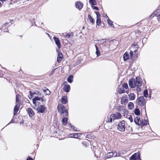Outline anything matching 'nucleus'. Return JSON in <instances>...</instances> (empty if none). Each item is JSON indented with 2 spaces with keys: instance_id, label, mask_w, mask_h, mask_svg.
Listing matches in <instances>:
<instances>
[{
  "instance_id": "1",
  "label": "nucleus",
  "mask_w": 160,
  "mask_h": 160,
  "mask_svg": "<svg viewBox=\"0 0 160 160\" xmlns=\"http://www.w3.org/2000/svg\"><path fill=\"white\" fill-rule=\"evenodd\" d=\"M58 111L61 115L63 116H67L68 115V110L62 104H58Z\"/></svg>"
},
{
  "instance_id": "2",
  "label": "nucleus",
  "mask_w": 160,
  "mask_h": 160,
  "mask_svg": "<svg viewBox=\"0 0 160 160\" xmlns=\"http://www.w3.org/2000/svg\"><path fill=\"white\" fill-rule=\"evenodd\" d=\"M135 102L137 104L140 106L142 107L145 106V105L146 103V101L143 96L138 97Z\"/></svg>"
},
{
  "instance_id": "3",
  "label": "nucleus",
  "mask_w": 160,
  "mask_h": 160,
  "mask_svg": "<svg viewBox=\"0 0 160 160\" xmlns=\"http://www.w3.org/2000/svg\"><path fill=\"white\" fill-rule=\"evenodd\" d=\"M125 121H122L119 123L117 126L118 129L120 131L124 132L125 130Z\"/></svg>"
},
{
  "instance_id": "4",
  "label": "nucleus",
  "mask_w": 160,
  "mask_h": 160,
  "mask_svg": "<svg viewBox=\"0 0 160 160\" xmlns=\"http://www.w3.org/2000/svg\"><path fill=\"white\" fill-rule=\"evenodd\" d=\"M142 79L141 78L137 77L135 79V83L136 87H140L142 84Z\"/></svg>"
},
{
  "instance_id": "5",
  "label": "nucleus",
  "mask_w": 160,
  "mask_h": 160,
  "mask_svg": "<svg viewBox=\"0 0 160 160\" xmlns=\"http://www.w3.org/2000/svg\"><path fill=\"white\" fill-rule=\"evenodd\" d=\"M129 160H141L140 154L135 153L130 157Z\"/></svg>"
},
{
  "instance_id": "6",
  "label": "nucleus",
  "mask_w": 160,
  "mask_h": 160,
  "mask_svg": "<svg viewBox=\"0 0 160 160\" xmlns=\"http://www.w3.org/2000/svg\"><path fill=\"white\" fill-rule=\"evenodd\" d=\"M38 111L40 113H43L45 111L46 107L43 105H38V107L36 108Z\"/></svg>"
},
{
  "instance_id": "7",
  "label": "nucleus",
  "mask_w": 160,
  "mask_h": 160,
  "mask_svg": "<svg viewBox=\"0 0 160 160\" xmlns=\"http://www.w3.org/2000/svg\"><path fill=\"white\" fill-rule=\"evenodd\" d=\"M62 35L64 36L66 39L72 38L74 34L72 32L68 33H64L62 34Z\"/></svg>"
},
{
  "instance_id": "8",
  "label": "nucleus",
  "mask_w": 160,
  "mask_h": 160,
  "mask_svg": "<svg viewBox=\"0 0 160 160\" xmlns=\"http://www.w3.org/2000/svg\"><path fill=\"white\" fill-rule=\"evenodd\" d=\"M129 85L131 88H133L136 87L135 84V79L134 78H132L129 81Z\"/></svg>"
},
{
  "instance_id": "9",
  "label": "nucleus",
  "mask_w": 160,
  "mask_h": 160,
  "mask_svg": "<svg viewBox=\"0 0 160 160\" xmlns=\"http://www.w3.org/2000/svg\"><path fill=\"white\" fill-rule=\"evenodd\" d=\"M128 102V100L127 96H123L122 97L121 102L122 104H126Z\"/></svg>"
},
{
  "instance_id": "10",
  "label": "nucleus",
  "mask_w": 160,
  "mask_h": 160,
  "mask_svg": "<svg viewBox=\"0 0 160 160\" xmlns=\"http://www.w3.org/2000/svg\"><path fill=\"white\" fill-rule=\"evenodd\" d=\"M53 39L55 41V44L58 48H60L61 47V43L59 38L56 37H53Z\"/></svg>"
},
{
  "instance_id": "11",
  "label": "nucleus",
  "mask_w": 160,
  "mask_h": 160,
  "mask_svg": "<svg viewBox=\"0 0 160 160\" xmlns=\"http://www.w3.org/2000/svg\"><path fill=\"white\" fill-rule=\"evenodd\" d=\"M43 101V99L42 97V98H39L38 97L35 96V97L32 99V102L33 104H36L38 102V101Z\"/></svg>"
},
{
  "instance_id": "12",
  "label": "nucleus",
  "mask_w": 160,
  "mask_h": 160,
  "mask_svg": "<svg viewBox=\"0 0 160 160\" xmlns=\"http://www.w3.org/2000/svg\"><path fill=\"white\" fill-rule=\"evenodd\" d=\"M63 58V55L61 52H59L57 58V61L59 63L61 62Z\"/></svg>"
},
{
  "instance_id": "13",
  "label": "nucleus",
  "mask_w": 160,
  "mask_h": 160,
  "mask_svg": "<svg viewBox=\"0 0 160 160\" xmlns=\"http://www.w3.org/2000/svg\"><path fill=\"white\" fill-rule=\"evenodd\" d=\"M76 7L79 10H81L83 7V4L79 1L77 2L76 3Z\"/></svg>"
},
{
  "instance_id": "14",
  "label": "nucleus",
  "mask_w": 160,
  "mask_h": 160,
  "mask_svg": "<svg viewBox=\"0 0 160 160\" xmlns=\"http://www.w3.org/2000/svg\"><path fill=\"white\" fill-rule=\"evenodd\" d=\"M121 115L119 112H116L115 114H112L111 117H113L114 119H119L121 117Z\"/></svg>"
},
{
  "instance_id": "15",
  "label": "nucleus",
  "mask_w": 160,
  "mask_h": 160,
  "mask_svg": "<svg viewBox=\"0 0 160 160\" xmlns=\"http://www.w3.org/2000/svg\"><path fill=\"white\" fill-rule=\"evenodd\" d=\"M134 122L138 125H140L141 124V120L138 117H137L134 118Z\"/></svg>"
},
{
  "instance_id": "16",
  "label": "nucleus",
  "mask_w": 160,
  "mask_h": 160,
  "mask_svg": "<svg viewBox=\"0 0 160 160\" xmlns=\"http://www.w3.org/2000/svg\"><path fill=\"white\" fill-rule=\"evenodd\" d=\"M115 153L111 152H108L107 154L106 155L107 158H112L113 156L114 157Z\"/></svg>"
},
{
  "instance_id": "17",
  "label": "nucleus",
  "mask_w": 160,
  "mask_h": 160,
  "mask_svg": "<svg viewBox=\"0 0 160 160\" xmlns=\"http://www.w3.org/2000/svg\"><path fill=\"white\" fill-rule=\"evenodd\" d=\"M130 58V56L129 53L127 52H126L123 55V59L124 61H126L128 60Z\"/></svg>"
},
{
  "instance_id": "18",
  "label": "nucleus",
  "mask_w": 160,
  "mask_h": 160,
  "mask_svg": "<svg viewBox=\"0 0 160 160\" xmlns=\"http://www.w3.org/2000/svg\"><path fill=\"white\" fill-rule=\"evenodd\" d=\"M70 89V87L69 85H65L63 87V90L64 91L68 92Z\"/></svg>"
},
{
  "instance_id": "19",
  "label": "nucleus",
  "mask_w": 160,
  "mask_h": 160,
  "mask_svg": "<svg viewBox=\"0 0 160 160\" xmlns=\"http://www.w3.org/2000/svg\"><path fill=\"white\" fill-rule=\"evenodd\" d=\"M160 12L159 9H157L150 16L149 18H152L155 16H157L158 15V13H159Z\"/></svg>"
},
{
  "instance_id": "20",
  "label": "nucleus",
  "mask_w": 160,
  "mask_h": 160,
  "mask_svg": "<svg viewBox=\"0 0 160 160\" xmlns=\"http://www.w3.org/2000/svg\"><path fill=\"white\" fill-rule=\"evenodd\" d=\"M28 112L29 115V116L30 117H32L34 115V112L32 111V109L30 108H28Z\"/></svg>"
},
{
  "instance_id": "21",
  "label": "nucleus",
  "mask_w": 160,
  "mask_h": 160,
  "mask_svg": "<svg viewBox=\"0 0 160 160\" xmlns=\"http://www.w3.org/2000/svg\"><path fill=\"white\" fill-rule=\"evenodd\" d=\"M129 98L130 100H133L135 99V95L133 93H130L128 95Z\"/></svg>"
},
{
  "instance_id": "22",
  "label": "nucleus",
  "mask_w": 160,
  "mask_h": 160,
  "mask_svg": "<svg viewBox=\"0 0 160 160\" xmlns=\"http://www.w3.org/2000/svg\"><path fill=\"white\" fill-rule=\"evenodd\" d=\"M19 109V106H18V105H16L14 108V113H13V115L14 116L16 115L17 113V112H18V110Z\"/></svg>"
},
{
  "instance_id": "23",
  "label": "nucleus",
  "mask_w": 160,
  "mask_h": 160,
  "mask_svg": "<svg viewBox=\"0 0 160 160\" xmlns=\"http://www.w3.org/2000/svg\"><path fill=\"white\" fill-rule=\"evenodd\" d=\"M61 102L62 103L66 104L67 102V97L65 96H63L62 97Z\"/></svg>"
},
{
  "instance_id": "24",
  "label": "nucleus",
  "mask_w": 160,
  "mask_h": 160,
  "mask_svg": "<svg viewBox=\"0 0 160 160\" xmlns=\"http://www.w3.org/2000/svg\"><path fill=\"white\" fill-rule=\"evenodd\" d=\"M67 81L69 83H71L73 81V76L72 75H70L67 78Z\"/></svg>"
},
{
  "instance_id": "25",
  "label": "nucleus",
  "mask_w": 160,
  "mask_h": 160,
  "mask_svg": "<svg viewBox=\"0 0 160 160\" xmlns=\"http://www.w3.org/2000/svg\"><path fill=\"white\" fill-rule=\"evenodd\" d=\"M134 104L131 102H129L128 104V108L129 110H132L133 108Z\"/></svg>"
},
{
  "instance_id": "26",
  "label": "nucleus",
  "mask_w": 160,
  "mask_h": 160,
  "mask_svg": "<svg viewBox=\"0 0 160 160\" xmlns=\"http://www.w3.org/2000/svg\"><path fill=\"white\" fill-rule=\"evenodd\" d=\"M68 119L67 118H62V124L64 125H66L68 122Z\"/></svg>"
},
{
  "instance_id": "27",
  "label": "nucleus",
  "mask_w": 160,
  "mask_h": 160,
  "mask_svg": "<svg viewBox=\"0 0 160 160\" xmlns=\"http://www.w3.org/2000/svg\"><path fill=\"white\" fill-rule=\"evenodd\" d=\"M148 121L147 120L144 119L143 120L142 119L141 120V125L142 126H145L147 125L148 123Z\"/></svg>"
},
{
  "instance_id": "28",
  "label": "nucleus",
  "mask_w": 160,
  "mask_h": 160,
  "mask_svg": "<svg viewBox=\"0 0 160 160\" xmlns=\"http://www.w3.org/2000/svg\"><path fill=\"white\" fill-rule=\"evenodd\" d=\"M88 17L90 22L92 24H94L95 21L90 14L88 15Z\"/></svg>"
},
{
  "instance_id": "29",
  "label": "nucleus",
  "mask_w": 160,
  "mask_h": 160,
  "mask_svg": "<svg viewBox=\"0 0 160 160\" xmlns=\"http://www.w3.org/2000/svg\"><path fill=\"white\" fill-rule=\"evenodd\" d=\"M89 3L91 5L94 6L97 4V2L96 0H89Z\"/></svg>"
},
{
  "instance_id": "30",
  "label": "nucleus",
  "mask_w": 160,
  "mask_h": 160,
  "mask_svg": "<svg viewBox=\"0 0 160 160\" xmlns=\"http://www.w3.org/2000/svg\"><path fill=\"white\" fill-rule=\"evenodd\" d=\"M123 116L127 118L128 116V115L129 113L128 111L126 109H124V111H123Z\"/></svg>"
},
{
  "instance_id": "31",
  "label": "nucleus",
  "mask_w": 160,
  "mask_h": 160,
  "mask_svg": "<svg viewBox=\"0 0 160 160\" xmlns=\"http://www.w3.org/2000/svg\"><path fill=\"white\" fill-rule=\"evenodd\" d=\"M43 91L44 92H45V94L46 95H49L51 93V91L48 89H43Z\"/></svg>"
},
{
  "instance_id": "32",
  "label": "nucleus",
  "mask_w": 160,
  "mask_h": 160,
  "mask_svg": "<svg viewBox=\"0 0 160 160\" xmlns=\"http://www.w3.org/2000/svg\"><path fill=\"white\" fill-rule=\"evenodd\" d=\"M95 47L96 48V54L97 55V57H98L100 55V51H99L98 49V47L97 46L95 45Z\"/></svg>"
},
{
  "instance_id": "33",
  "label": "nucleus",
  "mask_w": 160,
  "mask_h": 160,
  "mask_svg": "<svg viewBox=\"0 0 160 160\" xmlns=\"http://www.w3.org/2000/svg\"><path fill=\"white\" fill-rule=\"evenodd\" d=\"M134 112L137 115H139L140 114V112L138 108H135L134 110Z\"/></svg>"
},
{
  "instance_id": "34",
  "label": "nucleus",
  "mask_w": 160,
  "mask_h": 160,
  "mask_svg": "<svg viewBox=\"0 0 160 160\" xmlns=\"http://www.w3.org/2000/svg\"><path fill=\"white\" fill-rule=\"evenodd\" d=\"M107 22L108 25L111 26V27H114V25L113 24V22L111 21L109 19L107 20Z\"/></svg>"
},
{
  "instance_id": "35",
  "label": "nucleus",
  "mask_w": 160,
  "mask_h": 160,
  "mask_svg": "<svg viewBox=\"0 0 160 160\" xmlns=\"http://www.w3.org/2000/svg\"><path fill=\"white\" fill-rule=\"evenodd\" d=\"M117 110L118 111L121 112L123 111L125 109H123V108L122 106H119L117 107Z\"/></svg>"
},
{
  "instance_id": "36",
  "label": "nucleus",
  "mask_w": 160,
  "mask_h": 160,
  "mask_svg": "<svg viewBox=\"0 0 160 160\" xmlns=\"http://www.w3.org/2000/svg\"><path fill=\"white\" fill-rule=\"evenodd\" d=\"M96 23L97 25L99 26L101 23V20L100 19V18H97L96 20Z\"/></svg>"
},
{
  "instance_id": "37",
  "label": "nucleus",
  "mask_w": 160,
  "mask_h": 160,
  "mask_svg": "<svg viewBox=\"0 0 160 160\" xmlns=\"http://www.w3.org/2000/svg\"><path fill=\"white\" fill-rule=\"evenodd\" d=\"M144 97L145 98H147L148 95V91L147 89H146L143 92Z\"/></svg>"
},
{
  "instance_id": "38",
  "label": "nucleus",
  "mask_w": 160,
  "mask_h": 160,
  "mask_svg": "<svg viewBox=\"0 0 160 160\" xmlns=\"http://www.w3.org/2000/svg\"><path fill=\"white\" fill-rule=\"evenodd\" d=\"M113 117H111V115L110 117L108 118V120L107 121V122H111L112 121V118Z\"/></svg>"
},
{
  "instance_id": "39",
  "label": "nucleus",
  "mask_w": 160,
  "mask_h": 160,
  "mask_svg": "<svg viewBox=\"0 0 160 160\" xmlns=\"http://www.w3.org/2000/svg\"><path fill=\"white\" fill-rule=\"evenodd\" d=\"M98 43L100 44H102L106 42V40L105 39H102L101 40H98Z\"/></svg>"
},
{
  "instance_id": "40",
  "label": "nucleus",
  "mask_w": 160,
  "mask_h": 160,
  "mask_svg": "<svg viewBox=\"0 0 160 160\" xmlns=\"http://www.w3.org/2000/svg\"><path fill=\"white\" fill-rule=\"evenodd\" d=\"M34 95L36 94V95H37L38 96H41V92L38 91H34Z\"/></svg>"
},
{
  "instance_id": "41",
  "label": "nucleus",
  "mask_w": 160,
  "mask_h": 160,
  "mask_svg": "<svg viewBox=\"0 0 160 160\" xmlns=\"http://www.w3.org/2000/svg\"><path fill=\"white\" fill-rule=\"evenodd\" d=\"M29 92L30 95L31 96L30 97H29V98H32V97H34V96H33L34 95V92H32L31 91H29Z\"/></svg>"
},
{
  "instance_id": "42",
  "label": "nucleus",
  "mask_w": 160,
  "mask_h": 160,
  "mask_svg": "<svg viewBox=\"0 0 160 160\" xmlns=\"http://www.w3.org/2000/svg\"><path fill=\"white\" fill-rule=\"evenodd\" d=\"M122 86L124 88L126 89H127L128 88V85L127 83H124L122 84Z\"/></svg>"
},
{
  "instance_id": "43",
  "label": "nucleus",
  "mask_w": 160,
  "mask_h": 160,
  "mask_svg": "<svg viewBox=\"0 0 160 160\" xmlns=\"http://www.w3.org/2000/svg\"><path fill=\"white\" fill-rule=\"evenodd\" d=\"M8 22H5V23H3V25L1 26L0 29L2 30L3 29V27H4L3 26H5L7 25H8Z\"/></svg>"
},
{
  "instance_id": "44",
  "label": "nucleus",
  "mask_w": 160,
  "mask_h": 160,
  "mask_svg": "<svg viewBox=\"0 0 160 160\" xmlns=\"http://www.w3.org/2000/svg\"><path fill=\"white\" fill-rule=\"evenodd\" d=\"M125 91V90L123 89L120 88L118 91V92L120 93H122L124 92Z\"/></svg>"
},
{
  "instance_id": "45",
  "label": "nucleus",
  "mask_w": 160,
  "mask_h": 160,
  "mask_svg": "<svg viewBox=\"0 0 160 160\" xmlns=\"http://www.w3.org/2000/svg\"><path fill=\"white\" fill-rule=\"evenodd\" d=\"M104 127L107 129L111 128V127L110 128V127H109L108 126V123L105 124L104 125Z\"/></svg>"
},
{
  "instance_id": "46",
  "label": "nucleus",
  "mask_w": 160,
  "mask_h": 160,
  "mask_svg": "<svg viewBox=\"0 0 160 160\" xmlns=\"http://www.w3.org/2000/svg\"><path fill=\"white\" fill-rule=\"evenodd\" d=\"M97 15V18H100V15L98 12H95Z\"/></svg>"
},
{
  "instance_id": "47",
  "label": "nucleus",
  "mask_w": 160,
  "mask_h": 160,
  "mask_svg": "<svg viewBox=\"0 0 160 160\" xmlns=\"http://www.w3.org/2000/svg\"><path fill=\"white\" fill-rule=\"evenodd\" d=\"M128 118L129 120L131 122H133V118L131 116H130Z\"/></svg>"
},
{
  "instance_id": "48",
  "label": "nucleus",
  "mask_w": 160,
  "mask_h": 160,
  "mask_svg": "<svg viewBox=\"0 0 160 160\" xmlns=\"http://www.w3.org/2000/svg\"><path fill=\"white\" fill-rule=\"evenodd\" d=\"M15 122V118H14V116L13 117V118H12L11 122L9 123V124L10 123H14Z\"/></svg>"
},
{
  "instance_id": "49",
  "label": "nucleus",
  "mask_w": 160,
  "mask_h": 160,
  "mask_svg": "<svg viewBox=\"0 0 160 160\" xmlns=\"http://www.w3.org/2000/svg\"><path fill=\"white\" fill-rule=\"evenodd\" d=\"M86 138L89 139L92 138L91 135L89 134L86 135Z\"/></svg>"
},
{
  "instance_id": "50",
  "label": "nucleus",
  "mask_w": 160,
  "mask_h": 160,
  "mask_svg": "<svg viewBox=\"0 0 160 160\" xmlns=\"http://www.w3.org/2000/svg\"><path fill=\"white\" fill-rule=\"evenodd\" d=\"M120 154L119 152L118 153H115L114 155V157H119L120 156Z\"/></svg>"
},
{
  "instance_id": "51",
  "label": "nucleus",
  "mask_w": 160,
  "mask_h": 160,
  "mask_svg": "<svg viewBox=\"0 0 160 160\" xmlns=\"http://www.w3.org/2000/svg\"><path fill=\"white\" fill-rule=\"evenodd\" d=\"M92 7L93 9H95L97 10H99L98 8L96 6H92Z\"/></svg>"
},
{
  "instance_id": "52",
  "label": "nucleus",
  "mask_w": 160,
  "mask_h": 160,
  "mask_svg": "<svg viewBox=\"0 0 160 160\" xmlns=\"http://www.w3.org/2000/svg\"><path fill=\"white\" fill-rule=\"evenodd\" d=\"M38 102H37L36 104H34L36 108L37 107H38V105H40L39 104L40 103V102L39 101H38Z\"/></svg>"
},
{
  "instance_id": "53",
  "label": "nucleus",
  "mask_w": 160,
  "mask_h": 160,
  "mask_svg": "<svg viewBox=\"0 0 160 160\" xmlns=\"http://www.w3.org/2000/svg\"><path fill=\"white\" fill-rule=\"evenodd\" d=\"M136 90L137 92H139L140 91L141 89L139 87H137Z\"/></svg>"
},
{
  "instance_id": "54",
  "label": "nucleus",
  "mask_w": 160,
  "mask_h": 160,
  "mask_svg": "<svg viewBox=\"0 0 160 160\" xmlns=\"http://www.w3.org/2000/svg\"><path fill=\"white\" fill-rule=\"evenodd\" d=\"M130 57L131 58L133 56V51H130Z\"/></svg>"
},
{
  "instance_id": "55",
  "label": "nucleus",
  "mask_w": 160,
  "mask_h": 160,
  "mask_svg": "<svg viewBox=\"0 0 160 160\" xmlns=\"http://www.w3.org/2000/svg\"><path fill=\"white\" fill-rule=\"evenodd\" d=\"M56 69V68H55L54 69H53L51 72H50V75H52L54 72L55 70Z\"/></svg>"
},
{
  "instance_id": "56",
  "label": "nucleus",
  "mask_w": 160,
  "mask_h": 160,
  "mask_svg": "<svg viewBox=\"0 0 160 160\" xmlns=\"http://www.w3.org/2000/svg\"><path fill=\"white\" fill-rule=\"evenodd\" d=\"M74 136H73V138H76L78 137V133H73Z\"/></svg>"
},
{
  "instance_id": "57",
  "label": "nucleus",
  "mask_w": 160,
  "mask_h": 160,
  "mask_svg": "<svg viewBox=\"0 0 160 160\" xmlns=\"http://www.w3.org/2000/svg\"><path fill=\"white\" fill-rule=\"evenodd\" d=\"M71 127L75 131H77V128L76 127H75L74 126H71Z\"/></svg>"
},
{
  "instance_id": "58",
  "label": "nucleus",
  "mask_w": 160,
  "mask_h": 160,
  "mask_svg": "<svg viewBox=\"0 0 160 160\" xmlns=\"http://www.w3.org/2000/svg\"><path fill=\"white\" fill-rule=\"evenodd\" d=\"M156 17H157L159 21V19L160 18V14H158V15H157V16H156Z\"/></svg>"
},
{
  "instance_id": "59",
  "label": "nucleus",
  "mask_w": 160,
  "mask_h": 160,
  "mask_svg": "<svg viewBox=\"0 0 160 160\" xmlns=\"http://www.w3.org/2000/svg\"><path fill=\"white\" fill-rule=\"evenodd\" d=\"M27 160H33V159L32 158H31L29 157H28L27 158Z\"/></svg>"
},
{
  "instance_id": "60",
  "label": "nucleus",
  "mask_w": 160,
  "mask_h": 160,
  "mask_svg": "<svg viewBox=\"0 0 160 160\" xmlns=\"http://www.w3.org/2000/svg\"><path fill=\"white\" fill-rule=\"evenodd\" d=\"M4 31L5 32H8V30L7 28H5L4 30Z\"/></svg>"
},
{
  "instance_id": "61",
  "label": "nucleus",
  "mask_w": 160,
  "mask_h": 160,
  "mask_svg": "<svg viewBox=\"0 0 160 160\" xmlns=\"http://www.w3.org/2000/svg\"><path fill=\"white\" fill-rule=\"evenodd\" d=\"M16 102H19V100L18 98V97L17 95L16 96Z\"/></svg>"
},
{
  "instance_id": "62",
  "label": "nucleus",
  "mask_w": 160,
  "mask_h": 160,
  "mask_svg": "<svg viewBox=\"0 0 160 160\" xmlns=\"http://www.w3.org/2000/svg\"><path fill=\"white\" fill-rule=\"evenodd\" d=\"M70 137L71 138H73V136H74V134L73 133L71 134H70Z\"/></svg>"
},
{
  "instance_id": "63",
  "label": "nucleus",
  "mask_w": 160,
  "mask_h": 160,
  "mask_svg": "<svg viewBox=\"0 0 160 160\" xmlns=\"http://www.w3.org/2000/svg\"><path fill=\"white\" fill-rule=\"evenodd\" d=\"M67 83V82H63V85H66V84Z\"/></svg>"
},
{
  "instance_id": "64",
  "label": "nucleus",
  "mask_w": 160,
  "mask_h": 160,
  "mask_svg": "<svg viewBox=\"0 0 160 160\" xmlns=\"http://www.w3.org/2000/svg\"><path fill=\"white\" fill-rule=\"evenodd\" d=\"M86 142H82V144H83V145H85V144H86Z\"/></svg>"
}]
</instances>
